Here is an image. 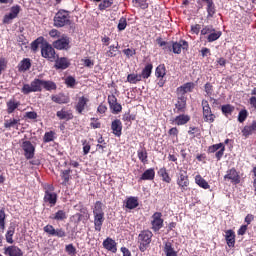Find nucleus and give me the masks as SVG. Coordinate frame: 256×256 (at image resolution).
I'll use <instances>...</instances> for the list:
<instances>
[{
  "label": "nucleus",
  "instance_id": "obj_1",
  "mask_svg": "<svg viewBox=\"0 0 256 256\" xmlns=\"http://www.w3.org/2000/svg\"><path fill=\"white\" fill-rule=\"evenodd\" d=\"M43 88L46 89V91H53L57 89V85L52 81H45L36 78L30 84H24L21 92L24 95H29V93L42 91Z\"/></svg>",
  "mask_w": 256,
  "mask_h": 256
},
{
  "label": "nucleus",
  "instance_id": "obj_2",
  "mask_svg": "<svg viewBox=\"0 0 256 256\" xmlns=\"http://www.w3.org/2000/svg\"><path fill=\"white\" fill-rule=\"evenodd\" d=\"M93 215L95 231H101V227H103L105 221V212H103V203L101 201L95 203Z\"/></svg>",
  "mask_w": 256,
  "mask_h": 256
},
{
  "label": "nucleus",
  "instance_id": "obj_3",
  "mask_svg": "<svg viewBox=\"0 0 256 256\" xmlns=\"http://www.w3.org/2000/svg\"><path fill=\"white\" fill-rule=\"evenodd\" d=\"M153 238V232L149 230L141 231L138 235V242L140 243L139 249L142 253L147 251V247L151 244V239Z\"/></svg>",
  "mask_w": 256,
  "mask_h": 256
},
{
  "label": "nucleus",
  "instance_id": "obj_4",
  "mask_svg": "<svg viewBox=\"0 0 256 256\" xmlns=\"http://www.w3.org/2000/svg\"><path fill=\"white\" fill-rule=\"evenodd\" d=\"M44 189V203H49L50 207H55V205H57V193H54L55 187L51 184H47Z\"/></svg>",
  "mask_w": 256,
  "mask_h": 256
},
{
  "label": "nucleus",
  "instance_id": "obj_5",
  "mask_svg": "<svg viewBox=\"0 0 256 256\" xmlns=\"http://www.w3.org/2000/svg\"><path fill=\"white\" fill-rule=\"evenodd\" d=\"M70 24H71V20H70L68 11L60 10L56 13L54 17L55 27H65V25H70Z\"/></svg>",
  "mask_w": 256,
  "mask_h": 256
},
{
  "label": "nucleus",
  "instance_id": "obj_6",
  "mask_svg": "<svg viewBox=\"0 0 256 256\" xmlns=\"http://www.w3.org/2000/svg\"><path fill=\"white\" fill-rule=\"evenodd\" d=\"M41 55L44 59H47L48 61H55L58 57L57 53L55 52V48L51 46L50 44H42L41 46Z\"/></svg>",
  "mask_w": 256,
  "mask_h": 256
},
{
  "label": "nucleus",
  "instance_id": "obj_7",
  "mask_svg": "<svg viewBox=\"0 0 256 256\" xmlns=\"http://www.w3.org/2000/svg\"><path fill=\"white\" fill-rule=\"evenodd\" d=\"M177 185H179L182 191H186L187 187H189V176L187 175V171L183 168L179 170Z\"/></svg>",
  "mask_w": 256,
  "mask_h": 256
},
{
  "label": "nucleus",
  "instance_id": "obj_8",
  "mask_svg": "<svg viewBox=\"0 0 256 256\" xmlns=\"http://www.w3.org/2000/svg\"><path fill=\"white\" fill-rule=\"evenodd\" d=\"M71 40H69V37L62 36L58 40L53 42L54 49H58L59 51H62L63 49L67 51V49H70Z\"/></svg>",
  "mask_w": 256,
  "mask_h": 256
},
{
  "label": "nucleus",
  "instance_id": "obj_9",
  "mask_svg": "<svg viewBox=\"0 0 256 256\" xmlns=\"http://www.w3.org/2000/svg\"><path fill=\"white\" fill-rule=\"evenodd\" d=\"M21 147L24 151V157L26 159H33V157H35V146H33L31 141H24Z\"/></svg>",
  "mask_w": 256,
  "mask_h": 256
},
{
  "label": "nucleus",
  "instance_id": "obj_10",
  "mask_svg": "<svg viewBox=\"0 0 256 256\" xmlns=\"http://www.w3.org/2000/svg\"><path fill=\"white\" fill-rule=\"evenodd\" d=\"M44 233H47V235H50V237H65L66 235L65 230H63L62 228L55 229V227L50 224L44 227Z\"/></svg>",
  "mask_w": 256,
  "mask_h": 256
},
{
  "label": "nucleus",
  "instance_id": "obj_11",
  "mask_svg": "<svg viewBox=\"0 0 256 256\" xmlns=\"http://www.w3.org/2000/svg\"><path fill=\"white\" fill-rule=\"evenodd\" d=\"M195 89V83L187 82L184 85L177 88V97H185L186 93H191Z\"/></svg>",
  "mask_w": 256,
  "mask_h": 256
},
{
  "label": "nucleus",
  "instance_id": "obj_12",
  "mask_svg": "<svg viewBox=\"0 0 256 256\" xmlns=\"http://www.w3.org/2000/svg\"><path fill=\"white\" fill-rule=\"evenodd\" d=\"M162 214L161 212H155L152 216V229L153 231L157 232L163 227V219L161 218Z\"/></svg>",
  "mask_w": 256,
  "mask_h": 256
},
{
  "label": "nucleus",
  "instance_id": "obj_13",
  "mask_svg": "<svg viewBox=\"0 0 256 256\" xmlns=\"http://www.w3.org/2000/svg\"><path fill=\"white\" fill-rule=\"evenodd\" d=\"M108 103L110 109L112 110V113L114 114L121 113V111L123 110L121 104L117 102V97H115V95L108 96Z\"/></svg>",
  "mask_w": 256,
  "mask_h": 256
},
{
  "label": "nucleus",
  "instance_id": "obj_14",
  "mask_svg": "<svg viewBox=\"0 0 256 256\" xmlns=\"http://www.w3.org/2000/svg\"><path fill=\"white\" fill-rule=\"evenodd\" d=\"M224 179H228L231 183H235V185H239L241 183V177H239V173L235 168H232L227 171V174L224 176Z\"/></svg>",
  "mask_w": 256,
  "mask_h": 256
},
{
  "label": "nucleus",
  "instance_id": "obj_15",
  "mask_svg": "<svg viewBox=\"0 0 256 256\" xmlns=\"http://www.w3.org/2000/svg\"><path fill=\"white\" fill-rule=\"evenodd\" d=\"M171 48L173 53L179 55L181 53V49L187 50L189 48V43L185 40H181L180 42L171 43Z\"/></svg>",
  "mask_w": 256,
  "mask_h": 256
},
{
  "label": "nucleus",
  "instance_id": "obj_16",
  "mask_svg": "<svg viewBox=\"0 0 256 256\" xmlns=\"http://www.w3.org/2000/svg\"><path fill=\"white\" fill-rule=\"evenodd\" d=\"M4 255L7 256H23V250L21 248L12 245L4 248Z\"/></svg>",
  "mask_w": 256,
  "mask_h": 256
},
{
  "label": "nucleus",
  "instance_id": "obj_17",
  "mask_svg": "<svg viewBox=\"0 0 256 256\" xmlns=\"http://www.w3.org/2000/svg\"><path fill=\"white\" fill-rule=\"evenodd\" d=\"M111 129L113 135H115L116 137H121L123 131V123H121V120L116 119L112 121Z\"/></svg>",
  "mask_w": 256,
  "mask_h": 256
},
{
  "label": "nucleus",
  "instance_id": "obj_18",
  "mask_svg": "<svg viewBox=\"0 0 256 256\" xmlns=\"http://www.w3.org/2000/svg\"><path fill=\"white\" fill-rule=\"evenodd\" d=\"M177 109V113H185L187 111V97L185 96H178V101L175 104Z\"/></svg>",
  "mask_w": 256,
  "mask_h": 256
},
{
  "label": "nucleus",
  "instance_id": "obj_19",
  "mask_svg": "<svg viewBox=\"0 0 256 256\" xmlns=\"http://www.w3.org/2000/svg\"><path fill=\"white\" fill-rule=\"evenodd\" d=\"M19 11H21L19 6L12 7L10 13L4 16L3 23H9L12 19H15L19 15Z\"/></svg>",
  "mask_w": 256,
  "mask_h": 256
},
{
  "label": "nucleus",
  "instance_id": "obj_20",
  "mask_svg": "<svg viewBox=\"0 0 256 256\" xmlns=\"http://www.w3.org/2000/svg\"><path fill=\"white\" fill-rule=\"evenodd\" d=\"M56 69H67L71 63L66 57L59 58V56L54 60Z\"/></svg>",
  "mask_w": 256,
  "mask_h": 256
},
{
  "label": "nucleus",
  "instance_id": "obj_21",
  "mask_svg": "<svg viewBox=\"0 0 256 256\" xmlns=\"http://www.w3.org/2000/svg\"><path fill=\"white\" fill-rule=\"evenodd\" d=\"M103 247H105L108 251H111L112 253H117V243L111 238H107L106 240H104Z\"/></svg>",
  "mask_w": 256,
  "mask_h": 256
},
{
  "label": "nucleus",
  "instance_id": "obj_22",
  "mask_svg": "<svg viewBox=\"0 0 256 256\" xmlns=\"http://www.w3.org/2000/svg\"><path fill=\"white\" fill-rule=\"evenodd\" d=\"M29 69H31V59L24 58L18 65V71L25 73V71H29Z\"/></svg>",
  "mask_w": 256,
  "mask_h": 256
},
{
  "label": "nucleus",
  "instance_id": "obj_23",
  "mask_svg": "<svg viewBox=\"0 0 256 256\" xmlns=\"http://www.w3.org/2000/svg\"><path fill=\"white\" fill-rule=\"evenodd\" d=\"M51 99L54 103H58L59 105L69 103V96L64 94L52 95Z\"/></svg>",
  "mask_w": 256,
  "mask_h": 256
},
{
  "label": "nucleus",
  "instance_id": "obj_24",
  "mask_svg": "<svg viewBox=\"0 0 256 256\" xmlns=\"http://www.w3.org/2000/svg\"><path fill=\"white\" fill-rule=\"evenodd\" d=\"M155 179V169H147L140 177L141 181H153Z\"/></svg>",
  "mask_w": 256,
  "mask_h": 256
},
{
  "label": "nucleus",
  "instance_id": "obj_25",
  "mask_svg": "<svg viewBox=\"0 0 256 256\" xmlns=\"http://www.w3.org/2000/svg\"><path fill=\"white\" fill-rule=\"evenodd\" d=\"M87 103H89V99H87L85 96H82L78 99V103L76 105V110L78 111V113L81 114L83 113V111H85Z\"/></svg>",
  "mask_w": 256,
  "mask_h": 256
},
{
  "label": "nucleus",
  "instance_id": "obj_26",
  "mask_svg": "<svg viewBox=\"0 0 256 256\" xmlns=\"http://www.w3.org/2000/svg\"><path fill=\"white\" fill-rule=\"evenodd\" d=\"M225 239L228 247H235V232L233 230L226 231Z\"/></svg>",
  "mask_w": 256,
  "mask_h": 256
},
{
  "label": "nucleus",
  "instance_id": "obj_27",
  "mask_svg": "<svg viewBox=\"0 0 256 256\" xmlns=\"http://www.w3.org/2000/svg\"><path fill=\"white\" fill-rule=\"evenodd\" d=\"M191 120V117H189V115H179L174 119V123L176 125H187V123H189V121Z\"/></svg>",
  "mask_w": 256,
  "mask_h": 256
},
{
  "label": "nucleus",
  "instance_id": "obj_28",
  "mask_svg": "<svg viewBox=\"0 0 256 256\" xmlns=\"http://www.w3.org/2000/svg\"><path fill=\"white\" fill-rule=\"evenodd\" d=\"M242 133L244 137H249V135L256 133V121H254L250 126H245L242 130Z\"/></svg>",
  "mask_w": 256,
  "mask_h": 256
},
{
  "label": "nucleus",
  "instance_id": "obj_29",
  "mask_svg": "<svg viewBox=\"0 0 256 256\" xmlns=\"http://www.w3.org/2000/svg\"><path fill=\"white\" fill-rule=\"evenodd\" d=\"M4 127H5V129H11V127L13 129H17V127H19V120L15 119V118L10 119V120H5Z\"/></svg>",
  "mask_w": 256,
  "mask_h": 256
},
{
  "label": "nucleus",
  "instance_id": "obj_30",
  "mask_svg": "<svg viewBox=\"0 0 256 256\" xmlns=\"http://www.w3.org/2000/svg\"><path fill=\"white\" fill-rule=\"evenodd\" d=\"M119 53V44L117 46L111 45L108 47V51L106 52V57H117Z\"/></svg>",
  "mask_w": 256,
  "mask_h": 256
},
{
  "label": "nucleus",
  "instance_id": "obj_31",
  "mask_svg": "<svg viewBox=\"0 0 256 256\" xmlns=\"http://www.w3.org/2000/svg\"><path fill=\"white\" fill-rule=\"evenodd\" d=\"M43 41H45V38L38 37L35 41L31 43V49L34 53H37V51H39V46L43 45Z\"/></svg>",
  "mask_w": 256,
  "mask_h": 256
},
{
  "label": "nucleus",
  "instance_id": "obj_32",
  "mask_svg": "<svg viewBox=\"0 0 256 256\" xmlns=\"http://www.w3.org/2000/svg\"><path fill=\"white\" fill-rule=\"evenodd\" d=\"M126 207L127 209H135L139 207V201L135 197H130L127 199Z\"/></svg>",
  "mask_w": 256,
  "mask_h": 256
},
{
  "label": "nucleus",
  "instance_id": "obj_33",
  "mask_svg": "<svg viewBox=\"0 0 256 256\" xmlns=\"http://www.w3.org/2000/svg\"><path fill=\"white\" fill-rule=\"evenodd\" d=\"M60 177L63 179L62 185H67V183H69V179H71V169L62 170Z\"/></svg>",
  "mask_w": 256,
  "mask_h": 256
},
{
  "label": "nucleus",
  "instance_id": "obj_34",
  "mask_svg": "<svg viewBox=\"0 0 256 256\" xmlns=\"http://www.w3.org/2000/svg\"><path fill=\"white\" fill-rule=\"evenodd\" d=\"M164 253L166 256H177V252L173 249V246L171 245V242H166L164 247Z\"/></svg>",
  "mask_w": 256,
  "mask_h": 256
},
{
  "label": "nucleus",
  "instance_id": "obj_35",
  "mask_svg": "<svg viewBox=\"0 0 256 256\" xmlns=\"http://www.w3.org/2000/svg\"><path fill=\"white\" fill-rule=\"evenodd\" d=\"M196 183L201 187L202 189H209V183L201 177V175H197L195 177Z\"/></svg>",
  "mask_w": 256,
  "mask_h": 256
},
{
  "label": "nucleus",
  "instance_id": "obj_36",
  "mask_svg": "<svg viewBox=\"0 0 256 256\" xmlns=\"http://www.w3.org/2000/svg\"><path fill=\"white\" fill-rule=\"evenodd\" d=\"M151 71H153V64L146 65L142 70L141 77H143V79H149V77H151Z\"/></svg>",
  "mask_w": 256,
  "mask_h": 256
},
{
  "label": "nucleus",
  "instance_id": "obj_37",
  "mask_svg": "<svg viewBox=\"0 0 256 256\" xmlns=\"http://www.w3.org/2000/svg\"><path fill=\"white\" fill-rule=\"evenodd\" d=\"M19 105H21V103L19 102H15L14 100H10L7 102V113L11 114L15 111V109H17V107H19Z\"/></svg>",
  "mask_w": 256,
  "mask_h": 256
},
{
  "label": "nucleus",
  "instance_id": "obj_38",
  "mask_svg": "<svg viewBox=\"0 0 256 256\" xmlns=\"http://www.w3.org/2000/svg\"><path fill=\"white\" fill-rule=\"evenodd\" d=\"M222 113L227 117L228 115H231L235 111V107L231 104L223 105L221 108Z\"/></svg>",
  "mask_w": 256,
  "mask_h": 256
},
{
  "label": "nucleus",
  "instance_id": "obj_39",
  "mask_svg": "<svg viewBox=\"0 0 256 256\" xmlns=\"http://www.w3.org/2000/svg\"><path fill=\"white\" fill-rule=\"evenodd\" d=\"M221 35H222L221 31L215 32V30H214L207 37L208 43H213V41H217V39H219V37H221Z\"/></svg>",
  "mask_w": 256,
  "mask_h": 256
},
{
  "label": "nucleus",
  "instance_id": "obj_40",
  "mask_svg": "<svg viewBox=\"0 0 256 256\" xmlns=\"http://www.w3.org/2000/svg\"><path fill=\"white\" fill-rule=\"evenodd\" d=\"M51 219H54L55 221H63L67 219V213L63 210H59L53 217H51Z\"/></svg>",
  "mask_w": 256,
  "mask_h": 256
},
{
  "label": "nucleus",
  "instance_id": "obj_41",
  "mask_svg": "<svg viewBox=\"0 0 256 256\" xmlns=\"http://www.w3.org/2000/svg\"><path fill=\"white\" fill-rule=\"evenodd\" d=\"M135 7H140V9H148L149 3L147 0H132Z\"/></svg>",
  "mask_w": 256,
  "mask_h": 256
},
{
  "label": "nucleus",
  "instance_id": "obj_42",
  "mask_svg": "<svg viewBox=\"0 0 256 256\" xmlns=\"http://www.w3.org/2000/svg\"><path fill=\"white\" fill-rule=\"evenodd\" d=\"M206 11L208 13L207 19H213V15H215V13L217 11L215 9V4L214 3L208 4L207 7H206Z\"/></svg>",
  "mask_w": 256,
  "mask_h": 256
},
{
  "label": "nucleus",
  "instance_id": "obj_43",
  "mask_svg": "<svg viewBox=\"0 0 256 256\" xmlns=\"http://www.w3.org/2000/svg\"><path fill=\"white\" fill-rule=\"evenodd\" d=\"M57 117L59 119H73V114L65 111V110H60L56 113Z\"/></svg>",
  "mask_w": 256,
  "mask_h": 256
},
{
  "label": "nucleus",
  "instance_id": "obj_44",
  "mask_svg": "<svg viewBox=\"0 0 256 256\" xmlns=\"http://www.w3.org/2000/svg\"><path fill=\"white\" fill-rule=\"evenodd\" d=\"M203 119L206 123H213L215 121V114L211 110L203 114Z\"/></svg>",
  "mask_w": 256,
  "mask_h": 256
},
{
  "label": "nucleus",
  "instance_id": "obj_45",
  "mask_svg": "<svg viewBox=\"0 0 256 256\" xmlns=\"http://www.w3.org/2000/svg\"><path fill=\"white\" fill-rule=\"evenodd\" d=\"M127 81H128V83H132V84L138 83V81H141V75H139V74H129L127 76Z\"/></svg>",
  "mask_w": 256,
  "mask_h": 256
},
{
  "label": "nucleus",
  "instance_id": "obj_46",
  "mask_svg": "<svg viewBox=\"0 0 256 256\" xmlns=\"http://www.w3.org/2000/svg\"><path fill=\"white\" fill-rule=\"evenodd\" d=\"M159 174L161 175L163 181L165 183H171V177H169V173H167V170L165 168H161L159 170Z\"/></svg>",
  "mask_w": 256,
  "mask_h": 256
},
{
  "label": "nucleus",
  "instance_id": "obj_47",
  "mask_svg": "<svg viewBox=\"0 0 256 256\" xmlns=\"http://www.w3.org/2000/svg\"><path fill=\"white\" fill-rule=\"evenodd\" d=\"M13 235H15V228L10 227L6 233L7 243L13 244Z\"/></svg>",
  "mask_w": 256,
  "mask_h": 256
},
{
  "label": "nucleus",
  "instance_id": "obj_48",
  "mask_svg": "<svg viewBox=\"0 0 256 256\" xmlns=\"http://www.w3.org/2000/svg\"><path fill=\"white\" fill-rule=\"evenodd\" d=\"M138 158L142 163H147V150L145 148L138 150Z\"/></svg>",
  "mask_w": 256,
  "mask_h": 256
},
{
  "label": "nucleus",
  "instance_id": "obj_49",
  "mask_svg": "<svg viewBox=\"0 0 256 256\" xmlns=\"http://www.w3.org/2000/svg\"><path fill=\"white\" fill-rule=\"evenodd\" d=\"M113 5V0H103V2H101L99 4V9L100 11H103L109 7H111Z\"/></svg>",
  "mask_w": 256,
  "mask_h": 256
},
{
  "label": "nucleus",
  "instance_id": "obj_50",
  "mask_svg": "<svg viewBox=\"0 0 256 256\" xmlns=\"http://www.w3.org/2000/svg\"><path fill=\"white\" fill-rule=\"evenodd\" d=\"M65 251L66 253H68V255H77V249L75 248V246H73V244L66 245Z\"/></svg>",
  "mask_w": 256,
  "mask_h": 256
},
{
  "label": "nucleus",
  "instance_id": "obj_51",
  "mask_svg": "<svg viewBox=\"0 0 256 256\" xmlns=\"http://www.w3.org/2000/svg\"><path fill=\"white\" fill-rule=\"evenodd\" d=\"M248 115H249V113L247 112L246 109L241 110L238 114L239 123H243L245 121V119H247Z\"/></svg>",
  "mask_w": 256,
  "mask_h": 256
},
{
  "label": "nucleus",
  "instance_id": "obj_52",
  "mask_svg": "<svg viewBox=\"0 0 256 256\" xmlns=\"http://www.w3.org/2000/svg\"><path fill=\"white\" fill-rule=\"evenodd\" d=\"M126 28H127V19L122 17L120 18L118 23V31H125Z\"/></svg>",
  "mask_w": 256,
  "mask_h": 256
},
{
  "label": "nucleus",
  "instance_id": "obj_53",
  "mask_svg": "<svg viewBox=\"0 0 256 256\" xmlns=\"http://www.w3.org/2000/svg\"><path fill=\"white\" fill-rule=\"evenodd\" d=\"M124 55H126V57L128 59H131V57H133V55L137 54V50L133 49V48H127L123 50Z\"/></svg>",
  "mask_w": 256,
  "mask_h": 256
},
{
  "label": "nucleus",
  "instance_id": "obj_54",
  "mask_svg": "<svg viewBox=\"0 0 256 256\" xmlns=\"http://www.w3.org/2000/svg\"><path fill=\"white\" fill-rule=\"evenodd\" d=\"M164 75H166L165 65L162 64L156 68V77H163Z\"/></svg>",
  "mask_w": 256,
  "mask_h": 256
},
{
  "label": "nucleus",
  "instance_id": "obj_55",
  "mask_svg": "<svg viewBox=\"0 0 256 256\" xmlns=\"http://www.w3.org/2000/svg\"><path fill=\"white\" fill-rule=\"evenodd\" d=\"M156 41L160 47H164V49L171 51V43L163 41L161 38H158Z\"/></svg>",
  "mask_w": 256,
  "mask_h": 256
},
{
  "label": "nucleus",
  "instance_id": "obj_56",
  "mask_svg": "<svg viewBox=\"0 0 256 256\" xmlns=\"http://www.w3.org/2000/svg\"><path fill=\"white\" fill-rule=\"evenodd\" d=\"M55 133L53 131L46 132L44 135V143H50V141H53Z\"/></svg>",
  "mask_w": 256,
  "mask_h": 256
},
{
  "label": "nucleus",
  "instance_id": "obj_57",
  "mask_svg": "<svg viewBox=\"0 0 256 256\" xmlns=\"http://www.w3.org/2000/svg\"><path fill=\"white\" fill-rule=\"evenodd\" d=\"M213 31H215V29L213 28V26H205L202 30H201V35H209V33H213Z\"/></svg>",
  "mask_w": 256,
  "mask_h": 256
},
{
  "label": "nucleus",
  "instance_id": "obj_58",
  "mask_svg": "<svg viewBox=\"0 0 256 256\" xmlns=\"http://www.w3.org/2000/svg\"><path fill=\"white\" fill-rule=\"evenodd\" d=\"M91 121L90 127H92V129H101V122L97 121L96 118H91Z\"/></svg>",
  "mask_w": 256,
  "mask_h": 256
},
{
  "label": "nucleus",
  "instance_id": "obj_59",
  "mask_svg": "<svg viewBox=\"0 0 256 256\" xmlns=\"http://www.w3.org/2000/svg\"><path fill=\"white\" fill-rule=\"evenodd\" d=\"M223 147V144H215L213 146H210L208 151L209 153H215L216 151H219V149H221Z\"/></svg>",
  "mask_w": 256,
  "mask_h": 256
},
{
  "label": "nucleus",
  "instance_id": "obj_60",
  "mask_svg": "<svg viewBox=\"0 0 256 256\" xmlns=\"http://www.w3.org/2000/svg\"><path fill=\"white\" fill-rule=\"evenodd\" d=\"M202 110L203 114L207 113V111H211V106H209V102L207 100H202Z\"/></svg>",
  "mask_w": 256,
  "mask_h": 256
},
{
  "label": "nucleus",
  "instance_id": "obj_61",
  "mask_svg": "<svg viewBox=\"0 0 256 256\" xmlns=\"http://www.w3.org/2000/svg\"><path fill=\"white\" fill-rule=\"evenodd\" d=\"M50 37H52L53 39H59V37H61V32H59L57 29H52L49 32Z\"/></svg>",
  "mask_w": 256,
  "mask_h": 256
},
{
  "label": "nucleus",
  "instance_id": "obj_62",
  "mask_svg": "<svg viewBox=\"0 0 256 256\" xmlns=\"http://www.w3.org/2000/svg\"><path fill=\"white\" fill-rule=\"evenodd\" d=\"M204 89L207 95H213V85L211 83H206Z\"/></svg>",
  "mask_w": 256,
  "mask_h": 256
},
{
  "label": "nucleus",
  "instance_id": "obj_63",
  "mask_svg": "<svg viewBox=\"0 0 256 256\" xmlns=\"http://www.w3.org/2000/svg\"><path fill=\"white\" fill-rule=\"evenodd\" d=\"M65 83H66V85H68V87H74L75 86V78L69 76L66 78Z\"/></svg>",
  "mask_w": 256,
  "mask_h": 256
},
{
  "label": "nucleus",
  "instance_id": "obj_64",
  "mask_svg": "<svg viewBox=\"0 0 256 256\" xmlns=\"http://www.w3.org/2000/svg\"><path fill=\"white\" fill-rule=\"evenodd\" d=\"M25 117L27 119H37V112H26Z\"/></svg>",
  "mask_w": 256,
  "mask_h": 256
}]
</instances>
